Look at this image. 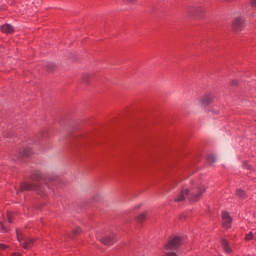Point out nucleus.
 I'll list each match as a JSON object with an SVG mask.
<instances>
[{
    "mask_svg": "<svg viewBox=\"0 0 256 256\" xmlns=\"http://www.w3.org/2000/svg\"><path fill=\"white\" fill-rule=\"evenodd\" d=\"M55 177L41 178V173L37 172L32 175V182L23 183L20 191H35L38 195H47Z\"/></svg>",
    "mask_w": 256,
    "mask_h": 256,
    "instance_id": "1",
    "label": "nucleus"
},
{
    "mask_svg": "<svg viewBox=\"0 0 256 256\" xmlns=\"http://www.w3.org/2000/svg\"><path fill=\"white\" fill-rule=\"evenodd\" d=\"M205 191L206 189L203 185L193 187L191 190L182 189L181 193L175 197V201L176 203H183V201H185V197H188L190 201H199V199H201V195H203Z\"/></svg>",
    "mask_w": 256,
    "mask_h": 256,
    "instance_id": "2",
    "label": "nucleus"
},
{
    "mask_svg": "<svg viewBox=\"0 0 256 256\" xmlns=\"http://www.w3.org/2000/svg\"><path fill=\"white\" fill-rule=\"evenodd\" d=\"M16 236L19 243H22L24 249H31L33 247V239L25 236L21 230H16Z\"/></svg>",
    "mask_w": 256,
    "mask_h": 256,
    "instance_id": "3",
    "label": "nucleus"
},
{
    "mask_svg": "<svg viewBox=\"0 0 256 256\" xmlns=\"http://www.w3.org/2000/svg\"><path fill=\"white\" fill-rule=\"evenodd\" d=\"M97 239L103 243V245H113L115 243V234L104 235L101 234L96 235Z\"/></svg>",
    "mask_w": 256,
    "mask_h": 256,
    "instance_id": "4",
    "label": "nucleus"
},
{
    "mask_svg": "<svg viewBox=\"0 0 256 256\" xmlns=\"http://www.w3.org/2000/svg\"><path fill=\"white\" fill-rule=\"evenodd\" d=\"M221 217H222L223 227H225V229H230L231 223L233 220L231 219V216H229V213H227L226 211H223L221 214Z\"/></svg>",
    "mask_w": 256,
    "mask_h": 256,
    "instance_id": "5",
    "label": "nucleus"
},
{
    "mask_svg": "<svg viewBox=\"0 0 256 256\" xmlns=\"http://www.w3.org/2000/svg\"><path fill=\"white\" fill-rule=\"evenodd\" d=\"M212 102H213V95L211 94H205L199 99L200 107H207V105L211 104Z\"/></svg>",
    "mask_w": 256,
    "mask_h": 256,
    "instance_id": "6",
    "label": "nucleus"
},
{
    "mask_svg": "<svg viewBox=\"0 0 256 256\" xmlns=\"http://www.w3.org/2000/svg\"><path fill=\"white\" fill-rule=\"evenodd\" d=\"M234 31H241L243 29V18H236L232 24Z\"/></svg>",
    "mask_w": 256,
    "mask_h": 256,
    "instance_id": "7",
    "label": "nucleus"
},
{
    "mask_svg": "<svg viewBox=\"0 0 256 256\" xmlns=\"http://www.w3.org/2000/svg\"><path fill=\"white\" fill-rule=\"evenodd\" d=\"M2 33L11 34L15 32V28L11 24H4L1 26Z\"/></svg>",
    "mask_w": 256,
    "mask_h": 256,
    "instance_id": "8",
    "label": "nucleus"
},
{
    "mask_svg": "<svg viewBox=\"0 0 256 256\" xmlns=\"http://www.w3.org/2000/svg\"><path fill=\"white\" fill-rule=\"evenodd\" d=\"M223 249L226 253H231V247H229V242H227V240L222 239L221 241Z\"/></svg>",
    "mask_w": 256,
    "mask_h": 256,
    "instance_id": "9",
    "label": "nucleus"
},
{
    "mask_svg": "<svg viewBox=\"0 0 256 256\" xmlns=\"http://www.w3.org/2000/svg\"><path fill=\"white\" fill-rule=\"evenodd\" d=\"M236 195H237V197H240V199H245V191H243L241 189H238L236 191Z\"/></svg>",
    "mask_w": 256,
    "mask_h": 256,
    "instance_id": "10",
    "label": "nucleus"
},
{
    "mask_svg": "<svg viewBox=\"0 0 256 256\" xmlns=\"http://www.w3.org/2000/svg\"><path fill=\"white\" fill-rule=\"evenodd\" d=\"M146 217H147L146 213H141V214L138 215L137 221H139L141 223L146 219Z\"/></svg>",
    "mask_w": 256,
    "mask_h": 256,
    "instance_id": "11",
    "label": "nucleus"
},
{
    "mask_svg": "<svg viewBox=\"0 0 256 256\" xmlns=\"http://www.w3.org/2000/svg\"><path fill=\"white\" fill-rule=\"evenodd\" d=\"M251 239H254L253 232H250V233L247 234L246 237H245V240H246V241H251Z\"/></svg>",
    "mask_w": 256,
    "mask_h": 256,
    "instance_id": "12",
    "label": "nucleus"
},
{
    "mask_svg": "<svg viewBox=\"0 0 256 256\" xmlns=\"http://www.w3.org/2000/svg\"><path fill=\"white\" fill-rule=\"evenodd\" d=\"M215 161H217V158H215V156L211 155L208 157V162L209 163H215Z\"/></svg>",
    "mask_w": 256,
    "mask_h": 256,
    "instance_id": "13",
    "label": "nucleus"
},
{
    "mask_svg": "<svg viewBox=\"0 0 256 256\" xmlns=\"http://www.w3.org/2000/svg\"><path fill=\"white\" fill-rule=\"evenodd\" d=\"M30 153H31V150L25 149L24 152H23V156L24 157H29Z\"/></svg>",
    "mask_w": 256,
    "mask_h": 256,
    "instance_id": "14",
    "label": "nucleus"
},
{
    "mask_svg": "<svg viewBox=\"0 0 256 256\" xmlns=\"http://www.w3.org/2000/svg\"><path fill=\"white\" fill-rule=\"evenodd\" d=\"M74 235H79V233H81V228H76L73 231Z\"/></svg>",
    "mask_w": 256,
    "mask_h": 256,
    "instance_id": "15",
    "label": "nucleus"
},
{
    "mask_svg": "<svg viewBox=\"0 0 256 256\" xmlns=\"http://www.w3.org/2000/svg\"><path fill=\"white\" fill-rule=\"evenodd\" d=\"M1 231L2 233H7V228H5V225L1 224Z\"/></svg>",
    "mask_w": 256,
    "mask_h": 256,
    "instance_id": "16",
    "label": "nucleus"
},
{
    "mask_svg": "<svg viewBox=\"0 0 256 256\" xmlns=\"http://www.w3.org/2000/svg\"><path fill=\"white\" fill-rule=\"evenodd\" d=\"M250 5H251L252 7H256V0H251V1H250Z\"/></svg>",
    "mask_w": 256,
    "mask_h": 256,
    "instance_id": "17",
    "label": "nucleus"
},
{
    "mask_svg": "<svg viewBox=\"0 0 256 256\" xmlns=\"http://www.w3.org/2000/svg\"><path fill=\"white\" fill-rule=\"evenodd\" d=\"M54 67H55V65H53V64H48L47 65V69H50V70L53 69Z\"/></svg>",
    "mask_w": 256,
    "mask_h": 256,
    "instance_id": "18",
    "label": "nucleus"
},
{
    "mask_svg": "<svg viewBox=\"0 0 256 256\" xmlns=\"http://www.w3.org/2000/svg\"><path fill=\"white\" fill-rule=\"evenodd\" d=\"M8 222H9V223H13V220H12V218H11V214H8Z\"/></svg>",
    "mask_w": 256,
    "mask_h": 256,
    "instance_id": "19",
    "label": "nucleus"
},
{
    "mask_svg": "<svg viewBox=\"0 0 256 256\" xmlns=\"http://www.w3.org/2000/svg\"><path fill=\"white\" fill-rule=\"evenodd\" d=\"M0 249H7V246H5L4 244H0Z\"/></svg>",
    "mask_w": 256,
    "mask_h": 256,
    "instance_id": "20",
    "label": "nucleus"
},
{
    "mask_svg": "<svg viewBox=\"0 0 256 256\" xmlns=\"http://www.w3.org/2000/svg\"><path fill=\"white\" fill-rule=\"evenodd\" d=\"M12 256H22L19 252H15L12 254Z\"/></svg>",
    "mask_w": 256,
    "mask_h": 256,
    "instance_id": "21",
    "label": "nucleus"
},
{
    "mask_svg": "<svg viewBox=\"0 0 256 256\" xmlns=\"http://www.w3.org/2000/svg\"><path fill=\"white\" fill-rule=\"evenodd\" d=\"M128 3H135V0H127Z\"/></svg>",
    "mask_w": 256,
    "mask_h": 256,
    "instance_id": "22",
    "label": "nucleus"
},
{
    "mask_svg": "<svg viewBox=\"0 0 256 256\" xmlns=\"http://www.w3.org/2000/svg\"><path fill=\"white\" fill-rule=\"evenodd\" d=\"M232 85H237V81H233V82H232Z\"/></svg>",
    "mask_w": 256,
    "mask_h": 256,
    "instance_id": "23",
    "label": "nucleus"
}]
</instances>
